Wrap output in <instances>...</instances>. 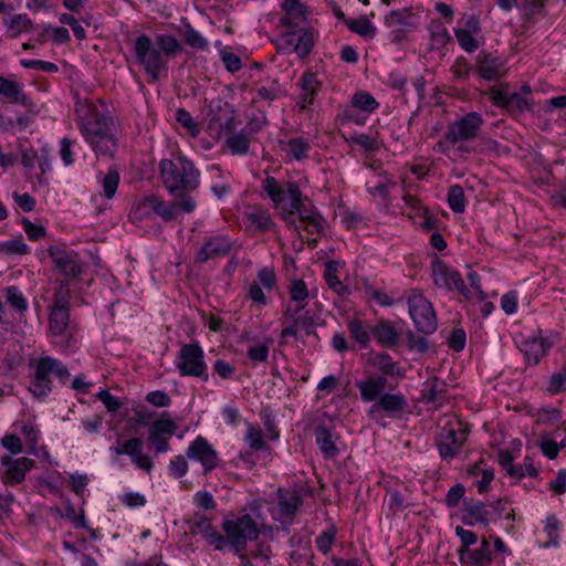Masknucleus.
<instances>
[{
    "instance_id": "obj_1",
    "label": "nucleus",
    "mask_w": 566,
    "mask_h": 566,
    "mask_svg": "<svg viewBox=\"0 0 566 566\" xmlns=\"http://www.w3.org/2000/svg\"><path fill=\"white\" fill-rule=\"evenodd\" d=\"M263 190L290 229L300 231V223L321 214L307 199L302 197L301 189L294 181L282 186L274 177H266L263 180Z\"/></svg>"
},
{
    "instance_id": "obj_2",
    "label": "nucleus",
    "mask_w": 566,
    "mask_h": 566,
    "mask_svg": "<svg viewBox=\"0 0 566 566\" xmlns=\"http://www.w3.org/2000/svg\"><path fill=\"white\" fill-rule=\"evenodd\" d=\"M282 8L284 14L280 19V25L285 30L275 40L276 49L283 53L294 52L303 59L310 54L314 45L312 30L303 27L307 9L300 0H285Z\"/></svg>"
},
{
    "instance_id": "obj_3",
    "label": "nucleus",
    "mask_w": 566,
    "mask_h": 566,
    "mask_svg": "<svg viewBox=\"0 0 566 566\" xmlns=\"http://www.w3.org/2000/svg\"><path fill=\"white\" fill-rule=\"evenodd\" d=\"M76 112L82 120L81 132L86 142L96 153L113 156L117 147L113 118L98 113L95 106L88 104L81 106Z\"/></svg>"
},
{
    "instance_id": "obj_4",
    "label": "nucleus",
    "mask_w": 566,
    "mask_h": 566,
    "mask_svg": "<svg viewBox=\"0 0 566 566\" xmlns=\"http://www.w3.org/2000/svg\"><path fill=\"white\" fill-rule=\"evenodd\" d=\"M196 201L186 193H179L177 198L170 202H165L158 196L150 195L136 203L130 211V218L134 221L142 220L144 217L155 213L164 221L170 222L178 219L179 211L191 213L196 209Z\"/></svg>"
},
{
    "instance_id": "obj_5",
    "label": "nucleus",
    "mask_w": 566,
    "mask_h": 566,
    "mask_svg": "<svg viewBox=\"0 0 566 566\" xmlns=\"http://www.w3.org/2000/svg\"><path fill=\"white\" fill-rule=\"evenodd\" d=\"M163 182L170 193H186L199 184V171L192 161L179 156L175 160L163 159L159 164Z\"/></svg>"
},
{
    "instance_id": "obj_6",
    "label": "nucleus",
    "mask_w": 566,
    "mask_h": 566,
    "mask_svg": "<svg viewBox=\"0 0 566 566\" xmlns=\"http://www.w3.org/2000/svg\"><path fill=\"white\" fill-rule=\"evenodd\" d=\"M483 123L484 119L478 112H470L463 115L448 125L438 146L443 153H447L452 147H457L459 151H469L464 143L471 142L478 137Z\"/></svg>"
},
{
    "instance_id": "obj_7",
    "label": "nucleus",
    "mask_w": 566,
    "mask_h": 566,
    "mask_svg": "<svg viewBox=\"0 0 566 566\" xmlns=\"http://www.w3.org/2000/svg\"><path fill=\"white\" fill-rule=\"evenodd\" d=\"M441 431L437 437L440 457L446 461L454 459L467 440L468 428L457 416H444Z\"/></svg>"
},
{
    "instance_id": "obj_8",
    "label": "nucleus",
    "mask_w": 566,
    "mask_h": 566,
    "mask_svg": "<svg viewBox=\"0 0 566 566\" xmlns=\"http://www.w3.org/2000/svg\"><path fill=\"white\" fill-rule=\"evenodd\" d=\"M51 374H54L62 382L70 378L69 369L55 358L44 356L35 361L34 377L29 388L33 396L42 398L52 390Z\"/></svg>"
},
{
    "instance_id": "obj_9",
    "label": "nucleus",
    "mask_w": 566,
    "mask_h": 566,
    "mask_svg": "<svg viewBox=\"0 0 566 566\" xmlns=\"http://www.w3.org/2000/svg\"><path fill=\"white\" fill-rule=\"evenodd\" d=\"M134 53L153 83L157 82L161 72L167 70L166 59L148 35L142 34L135 39Z\"/></svg>"
},
{
    "instance_id": "obj_10",
    "label": "nucleus",
    "mask_w": 566,
    "mask_h": 566,
    "mask_svg": "<svg viewBox=\"0 0 566 566\" xmlns=\"http://www.w3.org/2000/svg\"><path fill=\"white\" fill-rule=\"evenodd\" d=\"M222 528L237 553L245 551L248 541L256 539L260 533L256 522L249 514L224 520Z\"/></svg>"
},
{
    "instance_id": "obj_11",
    "label": "nucleus",
    "mask_w": 566,
    "mask_h": 566,
    "mask_svg": "<svg viewBox=\"0 0 566 566\" xmlns=\"http://www.w3.org/2000/svg\"><path fill=\"white\" fill-rule=\"evenodd\" d=\"M176 366L184 377H196L203 381L209 378L205 353L198 344L182 345L178 353Z\"/></svg>"
},
{
    "instance_id": "obj_12",
    "label": "nucleus",
    "mask_w": 566,
    "mask_h": 566,
    "mask_svg": "<svg viewBox=\"0 0 566 566\" xmlns=\"http://www.w3.org/2000/svg\"><path fill=\"white\" fill-rule=\"evenodd\" d=\"M490 98L494 105L506 109L512 115H518L532 105L528 85H523L520 92H511L507 87L492 88Z\"/></svg>"
},
{
    "instance_id": "obj_13",
    "label": "nucleus",
    "mask_w": 566,
    "mask_h": 566,
    "mask_svg": "<svg viewBox=\"0 0 566 566\" xmlns=\"http://www.w3.org/2000/svg\"><path fill=\"white\" fill-rule=\"evenodd\" d=\"M409 314L417 329L423 334H432L437 329V317L432 304L420 293L408 297Z\"/></svg>"
},
{
    "instance_id": "obj_14",
    "label": "nucleus",
    "mask_w": 566,
    "mask_h": 566,
    "mask_svg": "<svg viewBox=\"0 0 566 566\" xmlns=\"http://www.w3.org/2000/svg\"><path fill=\"white\" fill-rule=\"evenodd\" d=\"M48 253L55 269L65 276V280H74L82 274L84 264L76 252L66 251L57 245H50Z\"/></svg>"
},
{
    "instance_id": "obj_15",
    "label": "nucleus",
    "mask_w": 566,
    "mask_h": 566,
    "mask_svg": "<svg viewBox=\"0 0 566 566\" xmlns=\"http://www.w3.org/2000/svg\"><path fill=\"white\" fill-rule=\"evenodd\" d=\"M505 511V503L502 500H497L489 505L482 502H470L465 504L467 515L463 522L468 525H472L474 520L486 526L491 521H495Z\"/></svg>"
},
{
    "instance_id": "obj_16",
    "label": "nucleus",
    "mask_w": 566,
    "mask_h": 566,
    "mask_svg": "<svg viewBox=\"0 0 566 566\" xmlns=\"http://www.w3.org/2000/svg\"><path fill=\"white\" fill-rule=\"evenodd\" d=\"M432 279L438 287H446L449 291L455 290L465 297H469L470 291L465 286L461 275L447 266L441 261H434L432 264Z\"/></svg>"
},
{
    "instance_id": "obj_17",
    "label": "nucleus",
    "mask_w": 566,
    "mask_h": 566,
    "mask_svg": "<svg viewBox=\"0 0 566 566\" xmlns=\"http://www.w3.org/2000/svg\"><path fill=\"white\" fill-rule=\"evenodd\" d=\"M234 242L226 235H213L206 238L201 249L196 255L198 263H205L208 260L222 258L230 253Z\"/></svg>"
},
{
    "instance_id": "obj_18",
    "label": "nucleus",
    "mask_w": 566,
    "mask_h": 566,
    "mask_svg": "<svg viewBox=\"0 0 566 566\" xmlns=\"http://www.w3.org/2000/svg\"><path fill=\"white\" fill-rule=\"evenodd\" d=\"M186 454L189 459L199 461L205 468V473L210 472L217 467L218 454L212 446L201 436L191 442Z\"/></svg>"
},
{
    "instance_id": "obj_19",
    "label": "nucleus",
    "mask_w": 566,
    "mask_h": 566,
    "mask_svg": "<svg viewBox=\"0 0 566 566\" xmlns=\"http://www.w3.org/2000/svg\"><path fill=\"white\" fill-rule=\"evenodd\" d=\"M178 426L170 419L155 420L149 429V441L155 447L156 453L168 451V439L176 433Z\"/></svg>"
},
{
    "instance_id": "obj_20",
    "label": "nucleus",
    "mask_w": 566,
    "mask_h": 566,
    "mask_svg": "<svg viewBox=\"0 0 566 566\" xmlns=\"http://www.w3.org/2000/svg\"><path fill=\"white\" fill-rule=\"evenodd\" d=\"M2 464L7 467L3 476L4 484H18L25 478V473L32 468L33 460L19 458L13 460L11 457L2 458Z\"/></svg>"
},
{
    "instance_id": "obj_21",
    "label": "nucleus",
    "mask_w": 566,
    "mask_h": 566,
    "mask_svg": "<svg viewBox=\"0 0 566 566\" xmlns=\"http://www.w3.org/2000/svg\"><path fill=\"white\" fill-rule=\"evenodd\" d=\"M478 73L488 81H494L502 75L503 63L500 57L481 51L476 56Z\"/></svg>"
},
{
    "instance_id": "obj_22",
    "label": "nucleus",
    "mask_w": 566,
    "mask_h": 566,
    "mask_svg": "<svg viewBox=\"0 0 566 566\" xmlns=\"http://www.w3.org/2000/svg\"><path fill=\"white\" fill-rule=\"evenodd\" d=\"M551 346L552 344L543 337H532L523 342L521 349L528 365H537Z\"/></svg>"
},
{
    "instance_id": "obj_23",
    "label": "nucleus",
    "mask_w": 566,
    "mask_h": 566,
    "mask_svg": "<svg viewBox=\"0 0 566 566\" xmlns=\"http://www.w3.org/2000/svg\"><path fill=\"white\" fill-rule=\"evenodd\" d=\"M446 386V382L437 377L429 379L421 390L422 400L426 403H432L434 408L440 407L448 399Z\"/></svg>"
},
{
    "instance_id": "obj_24",
    "label": "nucleus",
    "mask_w": 566,
    "mask_h": 566,
    "mask_svg": "<svg viewBox=\"0 0 566 566\" xmlns=\"http://www.w3.org/2000/svg\"><path fill=\"white\" fill-rule=\"evenodd\" d=\"M195 530L200 533L210 545H213L214 549H223L226 538L211 525L206 516L196 515Z\"/></svg>"
},
{
    "instance_id": "obj_25",
    "label": "nucleus",
    "mask_w": 566,
    "mask_h": 566,
    "mask_svg": "<svg viewBox=\"0 0 566 566\" xmlns=\"http://www.w3.org/2000/svg\"><path fill=\"white\" fill-rule=\"evenodd\" d=\"M371 334L377 342L387 348H392L398 345L400 334L388 321H380L371 328Z\"/></svg>"
},
{
    "instance_id": "obj_26",
    "label": "nucleus",
    "mask_w": 566,
    "mask_h": 566,
    "mask_svg": "<svg viewBox=\"0 0 566 566\" xmlns=\"http://www.w3.org/2000/svg\"><path fill=\"white\" fill-rule=\"evenodd\" d=\"M387 379L384 376H371L357 382L360 396L365 401H374L381 396L386 388Z\"/></svg>"
},
{
    "instance_id": "obj_27",
    "label": "nucleus",
    "mask_w": 566,
    "mask_h": 566,
    "mask_svg": "<svg viewBox=\"0 0 566 566\" xmlns=\"http://www.w3.org/2000/svg\"><path fill=\"white\" fill-rule=\"evenodd\" d=\"M315 440L325 459H334L338 454V448L333 439L331 430L325 424L315 428Z\"/></svg>"
},
{
    "instance_id": "obj_28",
    "label": "nucleus",
    "mask_w": 566,
    "mask_h": 566,
    "mask_svg": "<svg viewBox=\"0 0 566 566\" xmlns=\"http://www.w3.org/2000/svg\"><path fill=\"white\" fill-rule=\"evenodd\" d=\"M298 86L301 88L300 99L302 101V108H305L307 105H311L314 101L316 93L321 87V82L317 80L315 73H305L298 81Z\"/></svg>"
},
{
    "instance_id": "obj_29",
    "label": "nucleus",
    "mask_w": 566,
    "mask_h": 566,
    "mask_svg": "<svg viewBox=\"0 0 566 566\" xmlns=\"http://www.w3.org/2000/svg\"><path fill=\"white\" fill-rule=\"evenodd\" d=\"M407 400L401 394H384L379 397L377 402L371 407L370 413L377 409H381L389 415H394L405 409Z\"/></svg>"
},
{
    "instance_id": "obj_30",
    "label": "nucleus",
    "mask_w": 566,
    "mask_h": 566,
    "mask_svg": "<svg viewBox=\"0 0 566 566\" xmlns=\"http://www.w3.org/2000/svg\"><path fill=\"white\" fill-rule=\"evenodd\" d=\"M461 563L475 565V566H486L492 560V553L490 548V542L488 538L483 537L481 541V545L479 548L469 549L465 553L463 559H460Z\"/></svg>"
},
{
    "instance_id": "obj_31",
    "label": "nucleus",
    "mask_w": 566,
    "mask_h": 566,
    "mask_svg": "<svg viewBox=\"0 0 566 566\" xmlns=\"http://www.w3.org/2000/svg\"><path fill=\"white\" fill-rule=\"evenodd\" d=\"M70 314L67 308H51L49 317V329L52 335H63L69 326Z\"/></svg>"
},
{
    "instance_id": "obj_32",
    "label": "nucleus",
    "mask_w": 566,
    "mask_h": 566,
    "mask_svg": "<svg viewBox=\"0 0 566 566\" xmlns=\"http://www.w3.org/2000/svg\"><path fill=\"white\" fill-rule=\"evenodd\" d=\"M0 95L4 96L10 103L25 102V95L19 83L0 76Z\"/></svg>"
},
{
    "instance_id": "obj_33",
    "label": "nucleus",
    "mask_w": 566,
    "mask_h": 566,
    "mask_svg": "<svg viewBox=\"0 0 566 566\" xmlns=\"http://www.w3.org/2000/svg\"><path fill=\"white\" fill-rule=\"evenodd\" d=\"M302 504V499L296 492H286L279 494L280 513L284 516L292 517Z\"/></svg>"
},
{
    "instance_id": "obj_34",
    "label": "nucleus",
    "mask_w": 566,
    "mask_h": 566,
    "mask_svg": "<svg viewBox=\"0 0 566 566\" xmlns=\"http://www.w3.org/2000/svg\"><path fill=\"white\" fill-rule=\"evenodd\" d=\"M371 328L373 326H369L359 319H353L348 324V331L352 338L363 348H366L369 344Z\"/></svg>"
},
{
    "instance_id": "obj_35",
    "label": "nucleus",
    "mask_w": 566,
    "mask_h": 566,
    "mask_svg": "<svg viewBox=\"0 0 566 566\" xmlns=\"http://www.w3.org/2000/svg\"><path fill=\"white\" fill-rule=\"evenodd\" d=\"M291 301L296 303V306L292 312L298 314L305 308V301L308 297V290L304 281L293 280L289 287Z\"/></svg>"
},
{
    "instance_id": "obj_36",
    "label": "nucleus",
    "mask_w": 566,
    "mask_h": 566,
    "mask_svg": "<svg viewBox=\"0 0 566 566\" xmlns=\"http://www.w3.org/2000/svg\"><path fill=\"white\" fill-rule=\"evenodd\" d=\"M218 108L220 112L224 113V118L222 119L221 116L213 115L210 119V123H219L221 129H224L226 132L233 134L234 129L237 128L238 122L231 105L229 103H224L222 106L219 105Z\"/></svg>"
},
{
    "instance_id": "obj_37",
    "label": "nucleus",
    "mask_w": 566,
    "mask_h": 566,
    "mask_svg": "<svg viewBox=\"0 0 566 566\" xmlns=\"http://www.w3.org/2000/svg\"><path fill=\"white\" fill-rule=\"evenodd\" d=\"M4 24L11 38H17L22 32L30 31L33 27L32 21L27 14H14Z\"/></svg>"
},
{
    "instance_id": "obj_38",
    "label": "nucleus",
    "mask_w": 566,
    "mask_h": 566,
    "mask_svg": "<svg viewBox=\"0 0 566 566\" xmlns=\"http://www.w3.org/2000/svg\"><path fill=\"white\" fill-rule=\"evenodd\" d=\"M295 323L301 329H304L306 335H315V328L319 324V317L316 311L307 308L303 313L295 315Z\"/></svg>"
},
{
    "instance_id": "obj_39",
    "label": "nucleus",
    "mask_w": 566,
    "mask_h": 566,
    "mask_svg": "<svg viewBox=\"0 0 566 566\" xmlns=\"http://www.w3.org/2000/svg\"><path fill=\"white\" fill-rule=\"evenodd\" d=\"M497 462L511 478L520 480L525 476L523 468L513 464V457L509 450L499 451Z\"/></svg>"
},
{
    "instance_id": "obj_40",
    "label": "nucleus",
    "mask_w": 566,
    "mask_h": 566,
    "mask_svg": "<svg viewBox=\"0 0 566 566\" xmlns=\"http://www.w3.org/2000/svg\"><path fill=\"white\" fill-rule=\"evenodd\" d=\"M226 145L233 155H245L249 151L250 140L243 133H233L227 138Z\"/></svg>"
},
{
    "instance_id": "obj_41",
    "label": "nucleus",
    "mask_w": 566,
    "mask_h": 566,
    "mask_svg": "<svg viewBox=\"0 0 566 566\" xmlns=\"http://www.w3.org/2000/svg\"><path fill=\"white\" fill-rule=\"evenodd\" d=\"M156 46L163 53V56H174L181 46L178 40L170 34H159L156 38Z\"/></svg>"
},
{
    "instance_id": "obj_42",
    "label": "nucleus",
    "mask_w": 566,
    "mask_h": 566,
    "mask_svg": "<svg viewBox=\"0 0 566 566\" xmlns=\"http://www.w3.org/2000/svg\"><path fill=\"white\" fill-rule=\"evenodd\" d=\"M250 226L254 227L259 231H269L274 227V222L271 219L269 212L259 210L247 214Z\"/></svg>"
},
{
    "instance_id": "obj_43",
    "label": "nucleus",
    "mask_w": 566,
    "mask_h": 566,
    "mask_svg": "<svg viewBox=\"0 0 566 566\" xmlns=\"http://www.w3.org/2000/svg\"><path fill=\"white\" fill-rule=\"evenodd\" d=\"M469 474L472 475V476H479L480 474L482 475L481 480H479L476 482V486H478L479 493H484L488 490L489 484L491 483V481L494 478L493 469H491V468H489V469L483 468L482 463H475L469 470Z\"/></svg>"
},
{
    "instance_id": "obj_44",
    "label": "nucleus",
    "mask_w": 566,
    "mask_h": 566,
    "mask_svg": "<svg viewBox=\"0 0 566 566\" xmlns=\"http://www.w3.org/2000/svg\"><path fill=\"white\" fill-rule=\"evenodd\" d=\"M348 29L360 36L371 39L376 33L375 27L367 19H349L346 21Z\"/></svg>"
},
{
    "instance_id": "obj_45",
    "label": "nucleus",
    "mask_w": 566,
    "mask_h": 566,
    "mask_svg": "<svg viewBox=\"0 0 566 566\" xmlns=\"http://www.w3.org/2000/svg\"><path fill=\"white\" fill-rule=\"evenodd\" d=\"M311 146L303 137L291 138L286 144V151L296 160L307 157Z\"/></svg>"
},
{
    "instance_id": "obj_46",
    "label": "nucleus",
    "mask_w": 566,
    "mask_h": 566,
    "mask_svg": "<svg viewBox=\"0 0 566 566\" xmlns=\"http://www.w3.org/2000/svg\"><path fill=\"white\" fill-rule=\"evenodd\" d=\"M448 203L452 211L463 212L465 209L464 191L461 186L453 185L448 191Z\"/></svg>"
},
{
    "instance_id": "obj_47",
    "label": "nucleus",
    "mask_w": 566,
    "mask_h": 566,
    "mask_svg": "<svg viewBox=\"0 0 566 566\" xmlns=\"http://www.w3.org/2000/svg\"><path fill=\"white\" fill-rule=\"evenodd\" d=\"M352 105L364 112L371 113L378 107V102L369 93L358 92L354 94Z\"/></svg>"
},
{
    "instance_id": "obj_48",
    "label": "nucleus",
    "mask_w": 566,
    "mask_h": 566,
    "mask_svg": "<svg viewBox=\"0 0 566 566\" xmlns=\"http://www.w3.org/2000/svg\"><path fill=\"white\" fill-rule=\"evenodd\" d=\"M455 534L461 539V547L458 551L459 558L463 559L465 553L470 549V546L476 543L478 535L474 532L464 530L461 526L455 527Z\"/></svg>"
},
{
    "instance_id": "obj_49",
    "label": "nucleus",
    "mask_w": 566,
    "mask_h": 566,
    "mask_svg": "<svg viewBox=\"0 0 566 566\" xmlns=\"http://www.w3.org/2000/svg\"><path fill=\"white\" fill-rule=\"evenodd\" d=\"M70 286L69 281H61L60 285L56 287L54 297H53V308H67L70 310Z\"/></svg>"
},
{
    "instance_id": "obj_50",
    "label": "nucleus",
    "mask_w": 566,
    "mask_h": 566,
    "mask_svg": "<svg viewBox=\"0 0 566 566\" xmlns=\"http://www.w3.org/2000/svg\"><path fill=\"white\" fill-rule=\"evenodd\" d=\"M375 364L378 367V369L385 375H400V370L397 363L392 361L390 356L386 353L378 354L375 358Z\"/></svg>"
},
{
    "instance_id": "obj_51",
    "label": "nucleus",
    "mask_w": 566,
    "mask_h": 566,
    "mask_svg": "<svg viewBox=\"0 0 566 566\" xmlns=\"http://www.w3.org/2000/svg\"><path fill=\"white\" fill-rule=\"evenodd\" d=\"M336 528L334 526H331L323 533H321L316 538V547L319 552H322L324 555L328 554L332 549V546L335 543L336 539Z\"/></svg>"
},
{
    "instance_id": "obj_52",
    "label": "nucleus",
    "mask_w": 566,
    "mask_h": 566,
    "mask_svg": "<svg viewBox=\"0 0 566 566\" xmlns=\"http://www.w3.org/2000/svg\"><path fill=\"white\" fill-rule=\"evenodd\" d=\"M454 35L459 45L467 52L472 53L479 49V41L474 38L475 33L455 29Z\"/></svg>"
},
{
    "instance_id": "obj_53",
    "label": "nucleus",
    "mask_w": 566,
    "mask_h": 566,
    "mask_svg": "<svg viewBox=\"0 0 566 566\" xmlns=\"http://www.w3.org/2000/svg\"><path fill=\"white\" fill-rule=\"evenodd\" d=\"M8 303L18 312H24L28 308V303L22 293L15 286H9L6 290Z\"/></svg>"
},
{
    "instance_id": "obj_54",
    "label": "nucleus",
    "mask_w": 566,
    "mask_h": 566,
    "mask_svg": "<svg viewBox=\"0 0 566 566\" xmlns=\"http://www.w3.org/2000/svg\"><path fill=\"white\" fill-rule=\"evenodd\" d=\"M547 391L553 395L566 391V364L558 373L552 375L547 385Z\"/></svg>"
},
{
    "instance_id": "obj_55",
    "label": "nucleus",
    "mask_w": 566,
    "mask_h": 566,
    "mask_svg": "<svg viewBox=\"0 0 566 566\" xmlns=\"http://www.w3.org/2000/svg\"><path fill=\"white\" fill-rule=\"evenodd\" d=\"M336 271H337V263L334 261H329L326 264V270H325L324 276H325V281L328 284V286L331 289H333L337 294H340L345 290V286L336 276Z\"/></svg>"
},
{
    "instance_id": "obj_56",
    "label": "nucleus",
    "mask_w": 566,
    "mask_h": 566,
    "mask_svg": "<svg viewBox=\"0 0 566 566\" xmlns=\"http://www.w3.org/2000/svg\"><path fill=\"white\" fill-rule=\"evenodd\" d=\"M118 184L119 174L117 170H108V172L103 178V190L105 198L112 199L115 196Z\"/></svg>"
},
{
    "instance_id": "obj_57",
    "label": "nucleus",
    "mask_w": 566,
    "mask_h": 566,
    "mask_svg": "<svg viewBox=\"0 0 566 566\" xmlns=\"http://www.w3.org/2000/svg\"><path fill=\"white\" fill-rule=\"evenodd\" d=\"M184 40L188 45L195 49L203 50L208 46L207 40L203 39L201 34L190 25H188L185 30Z\"/></svg>"
},
{
    "instance_id": "obj_58",
    "label": "nucleus",
    "mask_w": 566,
    "mask_h": 566,
    "mask_svg": "<svg viewBox=\"0 0 566 566\" xmlns=\"http://www.w3.org/2000/svg\"><path fill=\"white\" fill-rule=\"evenodd\" d=\"M402 199H403L406 206H408L411 210V212L409 213L410 218L427 216V209L422 206V203L416 196L406 193V195H403Z\"/></svg>"
},
{
    "instance_id": "obj_59",
    "label": "nucleus",
    "mask_w": 566,
    "mask_h": 566,
    "mask_svg": "<svg viewBox=\"0 0 566 566\" xmlns=\"http://www.w3.org/2000/svg\"><path fill=\"white\" fill-rule=\"evenodd\" d=\"M450 40L448 31L441 24H437L434 29L431 30V46L434 49L443 48Z\"/></svg>"
},
{
    "instance_id": "obj_60",
    "label": "nucleus",
    "mask_w": 566,
    "mask_h": 566,
    "mask_svg": "<svg viewBox=\"0 0 566 566\" xmlns=\"http://www.w3.org/2000/svg\"><path fill=\"white\" fill-rule=\"evenodd\" d=\"M176 120L187 128L192 136H196L199 133L197 124L193 122L192 116L189 112L184 108H179L176 112Z\"/></svg>"
},
{
    "instance_id": "obj_61",
    "label": "nucleus",
    "mask_w": 566,
    "mask_h": 566,
    "mask_svg": "<svg viewBox=\"0 0 566 566\" xmlns=\"http://www.w3.org/2000/svg\"><path fill=\"white\" fill-rule=\"evenodd\" d=\"M21 65L25 69L39 70L48 73H55L59 70L56 64L41 60H22Z\"/></svg>"
},
{
    "instance_id": "obj_62",
    "label": "nucleus",
    "mask_w": 566,
    "mask_h": 566,
    "mask_svg": "<svg viewBox=\"0 0 566 566\" xmlns=\"http://www.w3.org/2000/svg\"><path fill=\"white\" fill-rule=\"evenodd\" d=\"M59 20L61 23L67 24L72 28V31L77 40H84L86 38L84 28L78 24L77 20L72 14L62 13Z\"/></svg>"
},
{
    "instance_id": "obj_63",
    "label": "nucleus",
    "mask_w": 566,
    "mask_h": 566,
    "mask_svg": "<svg viewBox=\"0 0 566 566\" xmlns=\"http://www.w3.org/2000/svg\"><path fill=\"white\" fill-rule=\"evenodd\" d=\"M249 446L253 450H261L264 448V440L262 432L259 428L253 426H249L247 437H245Z\"/></svg>"
},
{
    "instance_id": "obj_64",
    "label": "nucleus",
    "mask_w": 566,
    "mask_h": 566,
    "mask_svg": "<svg viewBox=\"0 0 566 566\" xmlns=\"http://www.w3.org/2000/svg\"><path fill=\"white\" fill-rule=\"evenodd\" d=\"M1 251L8 253V254H27L28 253V245L21 240V239H14L10 240L8 242H4L1 248Z\"/></svg>"
}]
</instances>
